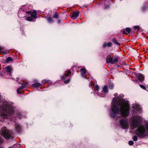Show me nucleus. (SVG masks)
I'll return each instance as SVG.
<instances>
[{
  "mask_svg": "<svg viewBox=\"0 0 148 148\" xmlns=\"http://www.w3.org/2000/svg\"><path fill=\"white\" fill-rule=\"evenodd\" d=\"M139 26H134V28L135 29L138 30L139 29Z\"/></svg>",
  "mask_w": 148,
  "mask_h": 148,
  "instance_id": "obj_34",
  "label": "nucleus"
},
{
  "mask_svg": "<svg viewBox=\"0 0 148 148\" xmlns=\"http://www.w3.org/2000/svg\"><path fill=\"white\" fill-rule=\"evenodd\" d=\"M71 73V71H70V70H69L68 71V73L69 74H70Z\"/></svg>",
  "mask_w": 148,
  "mask_h": 148,
  "instance_id": "obj_43",
  "label": "nucleus"
},
{
  "mask_svg": "<svg viewBox=\"0 0 148 148\" xmlns=\"http://www.w3.org/2000/svg\"><path fill=\"white\" fill-rule=\"evenodd\" d=\"M21 86H22L23 88H25L26 86V84H25V83L23 82H22L21 83Z\"/></svg>",
  "mask_w": 148,
  "mask_h": 148,
  "instance_id": "obj_33",
  "label": "nucleus"
},
{
  "mask_svg": "<svg viewBox=\"0 0 148 148\" xmlns=\"http://www.w3.org/2000/svg\"><path fill=\"white\" fill-rule=\"evenodd\" d=\"M70 80V79H67L64 82V83L65 84H67L69 82Z\"/></svg>",
  "mask_w": 148,
  "mask_h": 148,
  "instance_id": "obj_35",
  "label": "nucleus"
},
{
  "mask_svg": "<svg viewBox=\"0 0 148 148\" xmlns=\"http://www.w3.org/2000/svg\"><path fill=\"white\" fill-rule=\"evenodd\" d=\"M8 148H11V147H10Z\"/></svg>",
  "mask_w": 148,
  "mask_h": 148,
  "instance_id": "obj_47",
  "label": "nucleus"
},
{
  "mask_svg": "<svg viewBox=\"0 0 148 148\" xmlns=\"http://www.w3.org/2000/svg\"><path fill=\"white\" fill-rule=\"evenodd\" d=\"M80 71L82 76L83 77L85 78V75L86 73V70L84 68H82L81 69Z\"/></svg>",
  "mask_w": 148,
  "mask_h": 148,
  "instance_id": "obj_13",
  "label": "nucleus"
},
{
  "mask_svg": "<svg viewBox=\"0 0 148 148\" xmlns=\"http://www.w3.org/2000/svg\"><path fill=\"white\" fill-rule=\"evenodd\" d=\"M114 95V97L112 102H129L127 99L123 98L124 95L123 94L118 95L117 93H115Z\"/></svg>",
  "mask_w": 148,
  "mask_h": 148,
  "instance_id": "obj_4",
  "label": "nucleus"
},
{
  "mask_svg": "<svg viewBox=\"0 0 148 148\" xmlns=\"http://www.w3.org/2000/svg\"><path fill=\"white\" fill-rule=\"evenodd\" d=\"M19 78H16V80L17 81H18V80H19Z\"/></svg>",
  "mask_w": 148,
  "mask_h": 148,
  "instance_id": "obj_46",
  "label": "nucleus"
},
{
  "mask_svg": "<svg viewBox=\"0 0 148 148\" xmlns=\"http://www.w3.org/2000/svg\"><path fill=\"white\" fill-rule=\"evenodd\" d=\"M79 12H74L72 14L71 18L73 19L76 18L78 16Z\"/></svg>",
  "mask_w": 148,
  "mask_h": 148,
  "instance_id": "obj_12",
  "label": "nucleus"
},
{
  "mask_svg": "<svg viewBox=\"0 0 148 148\" xmlns=\"http://www.w3.org/2000/svg\"><path fill=\"white\" fill-rule=\"evenodd\" d=\"M5 69L6 71L8 72L9 73V76H12V68L10 66H7L5 68Z\"/></svg>",
  "mask_w": 148,
  "mask_h": 148,
  "instance_id": "obj_10",
  "label": "nucleus"
},
{
  "mask_svg": "<svg viewBox=\"0 0 148 148\" xmlns=\"http://www.w3.org/2000/svg\"><path fill=\"white\" fill-rule=\"evenodd\" d=\"M119 59V57L118 56L116 57L115 58L113 59V62H114V64L118 62Z\"/></svg>",
  "mask_w": 148,
  "mask_h": 148,
  "instance_id": "obj_22",
  "label": "nucleus"
},
{
  "mask_svg": "<svg viewBox=\"0 0 148 148\" xmlns=\"http://www.w3.org/2000/svg\"><path fill=\"white\" fill-rule=\"evenodd\" d=\"M140 86L141 88L144 90H145L146 89V87L143 85H140Z\"/></svg>",
  "mask_w": 148,
  "mask_h": 148,
  "instance_id": "obj_36",
  "label": "nucleus"
},
{
  "mask_svg": "<svg viewBox=\"0 0 148 148\" xmlns=\"http://www.w3.org/2000/svg\"><path fill=\"white\" fill-rule=\"evenodd\" d=\"M114 85L113 83H110V84L109 88L110 89H113L114 88Z\"/></svg>",
  "mask_w": 148,
  "mask_h": 148,
  "instance_id": "obj_26",
  "label": "nucleus"
},
{
  "mask_svg": "<svg viewBox=\"0 0 148 148\" xmlns=\"http://www.w3.org/2000/svg\"><path fill=\"white\" fill-rule=\"evenodd\" d=\"M3 48H2V47H1L0 46V51L3 49Z\"/></svg>",
  "mask_w": 148,
  "mask_h": 148,
  "instance_id": "obj_45",
  "label": "nucleus"
},
{
  "mask_svg": "<svg viewBox=\"0 0 148 148\" xmlns=\"http://www.w3.org/2000/svg\"><path fill=\"white\" fill-rule=\"evenodd\" d=\"M129 106L128 102H112L110 113L111 117L114 118L119 114V108L121 115L126 117L129 115Z\"/></svg>",
  "mask_w": 148,
  "mask_h": 148,
  "instance_id": "obj_1",
  "label": "nucleus"
},
{
  "mask_svg": "<svg viewBox=\"0 0 148 148\" xmlns=\"http://www.w3.org/2000/svg\"><path fill=\"white\" fill-rule=\"evenodd\" d=\"M41 85V84L39 83H35L34 84H32V86L35 88L40 86Z\"/></svg>",
  "mask_w": 148,
  "mask_h": 148,
  "instance_id": "obj_19",
  "label": "nucleus"
},
{
  "mask_svg": "<svg viewBox=\"0 0 148 148\" xmlns=\"http://www.w3.org/2000/svg\"><path fill=\"white\" fill-rule=\"evenodd\" d=\"M95 84V82H91L90 84V85L91 86H94Z\"/></svg>",
  "mask_w": 148,
  "mask_h": 148,
  "instance_id": "obj_38",
  "label": "nucleus"
},
{
  "mask_svg": "<svg viewBox=\"0 0 148 148\" xmlns=\"http://www.w3.org/2000/svg\"><path fill=\"white\" fill-rule=\"evenodd\" d=\"M68 76V74L67 73H65V74L64 76H62L61 77V79L63 80H64L65 79H66V77H67Z\"/></svg>",
  "mask_w": 148,
  "mask_h": 148,
  "instance_id": "obj_25",
  "label": "nucleus"
},
{
  "mask_svg": "<svg viewBox=\"0 0 148 148\" xmlns=\"http://www.w3.org/2000/svg\"><path fill=\"white\" fill-rule=\"evenodd\" d=\"M107 43H104L103 45V48H105L107 46Z\"/></svg>",
  "mask_w": 148,
  "mask_h": 148,
  "instance_id": "obj_40",
  "label": "nucleus"
},
{
  "mask_svg": "<svg viewBox=\"0 0 148 148\" xmlns=\"http://www.w3.org/2000/svg\"><path fill=\"white\" fill-rule=\"evenodd\" d=\"M132 139L134 141H136L138 140V137L136 136H134L133 137Z\"/></svg>",
  "mask_w": 148,
  "mask_h": 148,
  "instance_id": "obj_29",
  "label": "nucleus"
},
{
  "mask_svg": "<svg viewBox=\"0 0 148 148\" xmlns=\"http://www.w3.org/2000/svg\"><path fill=\"white\" fill-rule=\"evenodd\" d=\"M112 41L113 43L116 44L119 46L120 45V43L118 42L116 39L115 38H113L112 39Z\"/></svg>",
  "mask_w": 148,
  "mask_h": 148,
  "instance_id": "obj_21",
  "label": "nucleus"
},
{
  "mask_svg": "<svg viewBox=\"0 0 148 148\" xmlns=\"http://www.w3.org/2000/svg\"><path fill=\"white\" fill-rule=\"evenodd\" d=\"M24 13V12L23 11V10L22 9H20L18 12V16L19 18H23L25 17L24 15H21L20 14L22 13Z\"/></svg>",
  "mask_w": 148,
  "mask_h": 148,
  "instance_id": "obj_14",
  "label": "nucleus"
},
{
  "mask_svg": "<svg viewBox=\"0 0 148 148\" xmlns=\"http://www.w3.org/2000/svg\"><path fill=\"white\" fill-rule=\"evenodd\" d=\"M113 58L112 57L111 58H108V57L106 58V62L107 63H110L112 64H114V62H113Z\"/></svg>",
  "mask_w": 148,
  "mask_h": 148,
  "instance_id": "obj_15",
  "label": "nucleus"
},
{
  "mask_svg": "<svg viewBox=\"0 0 148 148\" xmlns=\"http://www.w3.org/2000/svg\"><path fill=\"white\" fill-rule=\"evenodd\" d=\"M110 6V5H108L107 6H106L105 7V8H104L105 9H107L108 7H109Z\"/></svg>",
  "mask_w": 148,
  "mask_h": 148,
  "instance_id": "obj_41",
  "label": "nucleus"
},
{
  "mask_svg": "<svg viewBox=\"0 0 148 148\" xmlns=\"http://www.w3.org/2000/svg\"><path fill=\"white\" fill-rule=\"evenodd\" d=\"M121 127L123 129L128 128V122L126 119H123L120 121Z\"/></svg>",
  "mask_w": 148,
  "mask_h": 148,
  "instance_id": "obj_5",
  "label": "nucleus"
},
{
  "mask_svg": "<svg viewBox=\"0 0 148 148\" xmlns=\"http://www.w3.org/2000/svg\"><path fill=\"white\" fill-rule=\"evenodd\" d=\"M131 29L129 27H127L126 28L125 30H123V34H126L127 33L126 32H127L129 34H130L131 33Z\"/></svg>",
  "mask_w": 148,
  "mask_h": 148,
  "instance_id": "obj_18",
  "label": "nucleus"
},
{
  "mask_svg": "<svg viewBox=\"0 0 148 148\" xmlns=\"http://www.w3.org/2000/svg\"><path fill=\"white\" fill-rule=\"evenodd\" d=\"M95 89L97 92V94L99 96H100L101 97H104L105 96V94H103V93H101L100 92H99V86L97 85H96L95 86Z\"/></svg>",
  "mask_w": 148,
  "mask_h": 148,
  "instance_id": "obj_9",
  "label": "nucleus"
},
{
  "mask_svg": "<svg viewBox=\"0 0 148 148\" xmlns=\"http://www.w3.org/2000/svg\"><path fill=\"white\" fill-rule=\"evenodd\" d=\"M141 117L138 116H134L132 119L131 127L133 129L136 128L141 121Z\"/></svg>",
  "mask_w": 148,
  "mask_h": 148,
  "instance_id": "obj_3",
  "label": "nucleus"
},
{
  "mask_svg": "<svg viewBox=\"0 0 148 148\" xmlns=\"http://www.w3.org/2000/svg\"><path fill=\"white\" fill-rule=\"evenodd\" d=\"M15 126L16 130L17 132H19L21 130V127L19 125H18L17 123H15Z\"/></svg>",
  "mask_w": 148,
  "mask_h": 148,
  "instance_id": "obj_16",
  "label": "nucleus"
},
{
  "mask_svg": "<svg viewBox=\"0 0 148 148\" xmlns=\"http://www.w3.org/2000/svg\"><path fill=\"white\" fill-rule=\"evenodd\" d=\"M145 128L143 126H139L135 131V134L139 137L143 138L146 136Z\"/></svg>",
  "mask_w": 148,
  "mask_h": 148,
  "instance_id": "obj_2",
  "label": "nucleus"
},
{
  "mask_svg": "<svg viewBox=\"0 0 148 148\" xmlns=\"http://www.w3.org/2000/svg\"><path fill=\"white\" fill-rule=\"evenodd\" d=\"M108 92V86H105L103 88V91H101V93L105 94L106 96V93H107Z\"/></svg>",
  "mask_w": 148,
  "mask_h": 148,
  "instance_id": "obj_11",
  "label": "nucleus"
},
{
  "mask_svg": "<svg viewBox=\"0 0 148 148\" xmlns=\"http://www.w3.org/2000/svg\"><path fill=\"white\" fill-rule=\"evenodd\" d=\"M12 60V58L10 57H8L6 60V62L7 63L9 61H11Z\"/></svg>",
  "mask_w": 148,
  "mask_h": 148,
  "instance_id": "obj_28",
  "label": "nucleus"
},
{
  "mask_svg": "<svg viewBox=\"0 0 148 148\" xmlns=\"http://www.w3.org/2000/svg\"><path fill=\"white\" fill-rule=\"evenodd\" d=\"M27 14H28L31 15V16L33 18H37V13L36 10L33 11H27L26 12Z\"/></svg>",
  "mask_w": 148,
  "mask_h": 148,
  "instance_id": "obj_8",
  "label": "nucleus"
},
{
  "mask_svg": "<svg viewBox=\"0 0 148 148\" xmlns=\"http://www.w3.org/2000/svg\"><path fill=\"white\" fill-rule=\"evenodd\" d=\"M58 14L57 12H56L54 14L53 17L56 18H58Z\"/></svg>",
  "mask_w": 148,
  "mask_h": 148,
  "instance_id": "obj_27",
  "label": "nucleus"
},
{
  "mask_svg": "<svg viewBox=\"0 0 148 148\" xmlns=\"http://www.w3.org/2000/svg\"><path fill=\"white\" fill-rule=\"evenodd\" d=\"M46 19L47 20L48 22L50 23H52L53 22V19L50 17H47L46 18Z\"/></svg>",
  "mask_w": 148,
  "mask_h": 148,
  "instance_id": "obj_20",
  "label": "nucleus"
},
{
  "mask_svg": "<svg viewBox=\"0 0 148 148\" xmlns=\"http://www.w3.org/2000/svg\"><path fill=\"white\" fill-rule=\"evenodd\" d=\"M129 144L130 145H132L134 144V142L132 140H130L128 142Z\"/></svg>",
  "mask_w": 148,
  "mask_h": 148,
  "instance_id": "obj_31",
  "label": "nucleus"
},
{
  "mask_svg": "<svg viewBox=\"0 0 148 148\" xmlns=\"http://www.w3.org/2000/svg\"><path fill=\"white\" fill-rule=\"evenodd\" d=\"M141 109V107L136 104L133 105L132 111L134 113H136L139 112Z\"/></svg>",
  "mask_w": 148,
  "mask_h": 148,
  "instance_id": "obj_7",
  "label": "nucleus"
},
{
  "mask_svg": "<svg viewBox=\"0 0 148 148\" xmlns=\"http://www.w3.org/2000/svg\"><path fill=\"white\" fill-rule=\"evenodd\" d=\"M112 45V43L110 42H108L107 44V46L108 47H110Z\"/></svg>",
  "mask_w": 148,
  "mask_h": 148,
  "instance_id": "obj_37",
  "label": "nucleus"
},
{
  "mask_svg": "<svg viewBox=\"0 0 148 148\" xmlns=\"http://www.w3.org/2000/svg\"><path fill=\"white\" fill-rule=\"evenodd\" d=\"M117 119H119V118H117Z\"/></svg>",
  "mask_w": 148,
  "mask_h": 148,
  "instance_id": "obj_48",
  "label": "nucleus"
},
{
  "mask_svg": "<svg viewBox=\"0 0 148 148\" xmlns=\"http://www.w3.org/2000/svg\"><path fill=\"white\" fill-rule=\"evenodd\" d=\"M61 22V21L60 19H58V23H60Z\"/></svg>",
  "mask_w": 148,
  "mask_h": 148,
  "instance_id": "obj_44",
  "label": "nucleus"
},
{
  "mask_svg": "<svg viewBox=\"0 0 148 148\" xmlns=\"http://www.w3.org/2000/svg\"><path fill=\"white\" fill-rule=\"evenodd\" d=\"M145 127L147 129L146 133L148 135V124H146L145 125Z\"/></svg>",
  "mask_w": 148,
  "mask_h": 148,
  "instance_id": "obj_32",
  "label": "nucleus"
},
{
  "mask_svg": "<svg viewBox=\"0 0 148 148\" xmlns=\"http://www.w3.org/2000/svg\"><path fill=\"white\" fill-rule=\"evenodd\" d=\"M48 81L47 80L44 79L42 80L41 82L42 84H44L45 83H48Z\"/></svg>",
  "mask_w": 148,
  "mask_h": 148,
  "instance_id": "obj_30",
  "label": "nucleus"
},
{
  "mask_svg": "<svg viewBox=\"0 0 148 148\" xmlns=\"http://www.w3.org/2000/svg\"><path fill=\"white\" fill-rule=\"evenodd\" d=\"M138 78L140 81L141 82L143 81L144 77L143 76V75L141 73L138 74Z\"/></svg>",
  "mask_w": 148,
  "mask_h": 148,
  "instance_id": "obj_17",
  "label": "nucleus"
},
{
  "mask_svg": "<svg viewBox=\"0 0 148 148\" xmlns=\"http://www.w3.org/2000/svg\"><path fill=\"white\" fill-rule=\"evenodd\" d=\"M3 140L1 139V137H0V144H1V143H2L3 142Z\"/></svg>",
  "mask_w": 148,
  "mask_h": 148,
  "instance_id": "obj_42",
  "label": "nucleus"
},
{
  "mask_svg": "<svg viewBox=\"0 0 148 148\" xmlns=\"http://www.w3.org/2000/svg\"><path fill=\"white\" fill-rule=\"evenodd\" d=\"M32 18L33 17H32L31 16H28V17H27V18L26 20L27 21H35L33 20V19Z\"/></svg>",
  "mask_w": 148,
  "mask_h": 148,
  "instance_id": "obj_23",
  "label": "nucleus"
},
{
  "mask_svg": "<svg viewBox=\"0 0 148 148\" xmlns=\"http://www.w3.org/2000/svg\"><path fill=\"white\" fill-rule=\"evenodd\" d=\"M1 134L2 136L5 137L9 134V131L6 127H3L1 129Z\"/></svg>",
  "mask_w": 148,
  "mask_h": 148,
  "instance_id": "obj_6",
  "label": "nucleus"
},
{
  "mask_svg": "<svg viewBox=\"0 0 148 148\" xmlns=\"http://www.w3.org/2000/svg\"><path fill=\"white\" fill-rule=\"evenodd\" d=\"M146 7L145 6H143L142 8V10L143 11H144L146 10Z\"/></svg>",
  "mask_w": 148,
  "mask_h": 148,
  "instance_id": "obj_39",
  "label": "nucleus"
},
{
  "mask_svg": "<svg viewBox=\"0 0 148 148\" xmlns=\"http://www.w3.org/2000/svg\"><path fill=\"white\" fill-rule=\"evenodd\" d=\"M0 148H2V147H0Z\"/></svg>",
  "mask_w": 148,
  "mask_h": 148,
  "instance_id": "obj_49",
  "label": "nucleus"
},
{
  "mask_svg": "<svg viewBox=\"0 0 148 148\" xmlns=\"http://www.w3.org/2000/svg\"><path fill=\"white\" fill-rule=\"evenodd\" d=\"M23 88H23L22 86H21L17 89V93L19 94H21L22 93L20 91H21V90Z\"/></svg>",
  "mask_w": 148,
  "mask_h": 148,
  "instance_id": "obj_24",
  "label": "nucleus"
}]
</instances>
